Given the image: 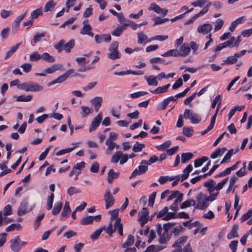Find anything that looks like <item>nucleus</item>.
<instances>
[{
	"instance_id": "1",
	"label": "nucleus",
	"mask_w": 252,
	"mask_h": 252,
	"mask_svg": "<svg viewBox=\"0 0 252 252\" xmlns=\"http://www.w3.org/2000/svg\"><path fill=\"white\" fill-rule=\"evenodd\" d=\"M176 223L167 222L163 224V227L161 224H158L157 227V233L160 236L159 242L161 244L165 243L169 240L168 230L171 228Z\"/></svg>"
},
{
	"instance_id": "2",
	"label": "nucleus",
	"mask_w": 252,
	"mask_h": 252,
	"mask_svg": "<svg viewBox=\"0 0 252 252\" xmlns=\"http://www.w3.org/2000/svg\"><path fill=\"white\" fill-rule=\"evenodd\" d=\"M34 204L32 202H30L27 199L23 200L17 211L18 216H22L25 215L27 213L30 212L34 207Z\"/></svg>"
},
{
	"instance_id": "3",
	"label": "nucleus",
	"mask_w": 252,
	"mask_h": 252,
	"mask_svg": "<svg viewBox=\"0 0 252 252\" xmlns=\"http://www.w3.org/2000/svg\"><path fill=\"white\" fill-rule=\"evenodd\" d=\"M118 42H113L109 47V52L107 53V57L111 60H115L120 58V53L118 50Z\"/></svg>"
},
{
	"instance_id": "4",
	"label": "nucleus",
	"mask_w": 252,
	"mask_h": 252,
	"mask_svg": "<svg viewBox=\"0 0 252 252\" xmlns=\"http://www.w3.org/2000/svg\"><path fill=\"white\" fill-rule=\"evenodd\" d=\"M168 208L167 207H164L157 215V218H162L163 220H168L172 219L177 217L175 212H168Z\"/></svg>"
},
{
	"instance_id": "5",
	"label": "nucleus",
	"mask_w": 252,
	"mask_h": 252,
	"mask_svg": "<svg viewBox=\"0 0 252 252\" xmlns=\"http://www.w3.org/2000/svg\"><path fill=\"white\" fill-rule=\"evenodd\" d=\"M117 134L114 132H110L109 133V136L105 142L106 145L108 146L107 149L106 150L107 154H110L111 152L115 147L116 144L114 141L117 138Z\"/></svg>"
},
{
	"instance_id": "6",
	"label": "nucleus",
	"mask_w": 252,
	"mask_h": 252,
	"mask_svg": "<svg viewBox=\"0 0 252 252\" xmlns=\"http://www.w3.org/2000/svg\"><path fill=\"white\" fill-rule=\"evenodd\" d=\"M198 202L197 207L200 209L204 210L208 206V201L207 195L201 193L197 197Z\"/></svg>"
},
{
	"instance_id": "7",
	"label": "nucleus",
	"mask_w": 252,
	"mask_h": 252,
	"mask_svg": "<svg viewBox=\"0 0 252 252\" xmlns=\"http://www.w3.org/2000/svg\"><path fill=\"white\" fill-rule=\"evenodd\" d=\"M104 200L105 202L106 209H109L114 204L115 200L109 189H106L104 194Z\"/></svg>"
},
{
	"instance_id": "8",
	"label": "nucleus",
	"mask_w": 252,
	"mask_h": 252,
	"mask_svg": "<svg viewBox=\"0 0 252 252\" xmlns=\"http://www.w3.org/2000/svg\"><path fill=\"white\" fill-rule=\"evenodd\" d=\"M235 40L234 37H231L228 41L217 45L213 51L215 52H218L224 48L233 47L234 46V42Z\"/></svg>"
},
{
	"instance_id": "9",
	"label": "nucleus",
	"mask_w": 252,
	"mask_h": 252,
	"mask_svg": "<svg viewBox=\"0 0 252 252\" xmlns=\"http://www.w3.org/2000/svg\"><path fill=\"white\" fill-rule=\"evenodd\" d=\"M148 167L147 165L141 164L139 165L138 169H135L130 176V179L135 177L137 175L144 174L147 170Z\"/></svg>"
},
{
	"instance_id": "10",
	"label": "nucleus",
	"mask_w": 252,
	"mask_h": 252,
	"mask_svg": "<svg viewBox=\"0 0 252 252\" xmlns=\"http://www.w3.org/2000/svg\"><path fill=\"white\" fill-rule=\"evenodd\" d=\"M102 120V114L99 113L97 116L94 118L92 121L90 127L89 128V132H91L94 131L98 126Z\"/></svg>"
},
{
	"instance_id": "11",
	"label": "nucleus",
	"mask_w": 252,
	"mask_h": 252,
	"mask_svg": "<svg viewBox=\"0 0 252 252\" xmlns=\"http://www.w3.org/2000/svg\"><path fill=\"white\" fill-rule=\"evenodd\" d=\"M94 40L97 44H100L103 41L110 42L111 37L110 34H96L94 36Z\"/></svg>"
},
{
	"instance_id": "12",
	"label": "nucleus",
	"mask_w": 252,
	"mask_h": 252,
	"mask_svg": "<svg viewBox=\"0 0 252 252\" xmlns=\"http://www.w3.org/2000/svg\"><path fill=\"white\" fill-rule=\"evenodd\" d=\"M211 5H213V3L212 2H209L207 4V5L206 6L204 7L203 9L198 13L195 15L191 19H190V23L193 22L198 17H201L204 15L205 13H206L209 10V7Z\"/></svg>"
},
{
	"instance_id": "13",
	"label": "nucleus",
	"mask_w": 252,
	"mask_h": 252,
	"mask_svg": "<svg viewBox=\"0 0 252 252\" xmlns=\"http://www.w3.org/2000/svg\"><path fill=\"white\" fill-rule=\"evenodd\" d=\"M19 242H20V238L19 236H17L14 239L11 241L10 248L13 252H19L20 251Z\"/></svg>"
},
{
	"instance_id": "14",
	"label": "nucleus",
	"mask_w": 252,
	"mask_h": 252,
	"mask_svg": "<svg viewBox=\"0 0 252 252\" xmlns=\"http://www.w3.org/2000/svg\"><path fill=\"white\" fill-rule=\"evenodd\" d=\"M212 30V26L210 24H204L198 27L197 31L199 33L207 34Z\"/></svg>"
},
{
	"instance_id": "15",
	"label": "nucleus",
	"mask_w": 252,
	"mask_h": 252,
	"mask_svg": "<svg viewBox=\"0 0 252 252\" xmlns=\"http://www.w3.org/2000/svg\"><path fill=\"white\" fill-rule=\"evenodd\" d=\"M190 230L192 231L194 235H196L202 227V224L198 221L193 222H190Z\"/></svg>"
},
{
	"instance_id": "16",
	"label": "nucleus",
	"mask_w": 252,
	"mask_h": 252,
	"mask_svg": "<svg viewBox=\"0 0 252 252\" xmlns=\"http://www.w3.org/2000/svg\"><path fill=\"white\" fill-rule=\"evenodd\" d=\"M102 98L100 96H96L91 100V102L94 105V110L96 112H98L99 108L101 105Z\"/></svg>"
},
{
	"instance_id": "17",
	"label": "nucleus",
	"mask_w": 252,
	"mask_h": 252,
	"mask_svg": "<svg viewBox=\"0 0 252 252\" xmlns=\"http://www.w3.org/2000/svg\"><path fill=\"white\" fill-rule=\"evenodd\" d=\"M183 117L186 119H189V109L185 110L184 116L182 115H179L176 124L178 127H181L183 126Z\"/></svg>"
},
{
	"instance_id": "18",
	"label": "nucleus",
	"mask_w": 252,
	"mask_h": 252,
	"mask_svg": "<svg viewBox=\"0 0 252 252\" xmlns=\"http://www.w3.org/2000/svg\"><path fill=\"white\" fill-rule=\"evenodd\" d=\"M238 227V224H234L230 232L227 234V238L228 239H231L239 237V235L237 233Z\"/></svg>"
},
{
	"instance_id": "19",
	"label": "nucleus",
	"mask_w": 252,
	"mask_h": 252,
	"mask_svg": "<svg viewBox=\"0 0 252 252\" xmlns=\"http://www.w3.org/2000/svg\"><path fill=\"white\" fill-rule=\"evenodd\" d=\"M71 209L69 206V203L68 202H65L63 210L61 214V220H63L64 218L67 217Z\"/></svg>"
},
{
	"instance_id": "20",
	"label": "nucleus",
	"mask_w": 252,
	"mask_h": 252,
	"mask_svg": "<svg viewBox=\"0 0 252 252\" xmlns=\"http://www.w3.org/2000/svg\"><path fill=\"white\" fill-rule=\"evenodd\" d=\"M78 144H79L78 143H72V145H74L73 147L61 150L56 153V155L57 156H60L61 155H64L66 153L71 152V151H73L76 148H77L78 147Z\"/></svg>"
},
{
	"instance_id": "21",
	"label": "nucleus",
	"mask_w": 252,
	"mask_h": 252,
	"mask_svg": "<svg viewBox=\"0 0 252 252\" xmlns=\"http://www.w3.org/2000/svg\"><path fill=\"white\" fill-rule=\"evenodd\" d=\"M43 87L39 84L32 82H29V91L39 92L43 90Z\"/></svg>"
},
{
	"instance_id": "22",
	"label": "nucleus",
	"mask_w": 252,
	"mask_h": 252,
	"mask_svg": "<svg viewBox=\"0 0 252 252\" xmlns=\"http://www.w3.org/2000/svg\"><path fill=\"white\" fill-rule=\"evenodd\" d=\"M226 148L225 147H223L222 148H218L215 152H214L210 155V158H211L214 159L219 157L221 156L225 151L226 150Z\"/></svg>"
},
{
	"instance_id": "23",
	"label": "nucleus",
	"mask_w": 252,
	"mask_h": 252,
	"mask_svg": "<svg viewBox=\"0 0 252 252\" xmlns=\"http://www.w3.org/2000/svg\"><path fill=\"white\" fill-rule=\"evenodd\" d=\"M170 86V84H168L162 87H158L155 90L151 91V92L155 94L165 93L167 92Z\"/></svg>"
},
{
	"instance_id": "24",
	"label": "nucleus",
	"mask_w": 252,
	"mask_h": 252,
	"mask_svg": "<svg viewBox=\"0 0 252 252\" xmlns=\"http://www.w3.org/2000/svg\"><path fill=\"white\" fill-rule=\"evenodd\" d=\"M165 247L160 245H151L145 250L144 252H158L163 249Z\"/></svg>"
},
{
	"instance_id": "25",
	"label": "nucleus",
	"mask_w": 252,
	"mask_h": 252,
	"mask_svg": "<svg viewBox=\"0 0 252 252\" xmlns=\"http://www.w3.org/2000/svg\"><path fill=\"white\" fill-rule=\"evenodd\" d=\"M188 240V236H183L178 238L176 242L172 245L173 247H177L181 248V247L184 245Z\"/></svg>"
},
{
	"instance_id": "26",
	"label": "nucleus",
	"mask_w": 252,
	"mask_h": 252,
	"mask_svg": "<svg viewBox=\"0 0 252 252\" xmlns=\"http://www.w3.org/2000/svg\"><path fill=\"white\" fill-rule=\"evenodd\" d=\"M179 51V56H186L189 53V45L187 43L184 44L180 48Z\"/></svg>"
},
{
	"instance_id": "27",
	"label": "nucleus",
	"mask_w": 252,
	"mask_h": 252,
	"mask_svg": "<svg viewBox=\"0 0 252 252\" xmlns=\"http://www.w3.org/2000/svg\"><path fill=\"white\" fill-rule=\"evenodd\" d=\"M145 78L149 86H157L158 85V82L156 76L150 75L148 77L145 76Z\"/></svg>"
},
{
	"instance_id": "28",
	"label": "nucleus",
	"mask_w": 252,
	"mask_h": 252,
	"mask_svg": "<svg viewBox=\"0 0 252 252\" xmlns=\"http://www.w3.org/2000/svg\"><path fill=\"white\" fill-rule=\"evenodd\" d=\"M208 159L209 158L207 157L203 156L195 159L194 161L193 165L195 168L200 167L204 162L207 161Z\"/></svg>"
},
{
	"instance_id": "29",
	"label": "nucleus",
	"mask_w": 252,
	"mask_h": 252,
	"mask_svg": "<svg viewBox=\"0 0 252 252\" xmlns=\"http://www.w3.org/2000/svg\"><path fill=\"white\" fill-rule=\"evenodd\" d=\"M41 59L45 62L53 63L55 61V58L48 53H44L41 55Z\"/></svg>"
},
{
	"instance_id": "30",
	"label": "nucleus",
	"mask_w": 252,
	"mask_h": 252,
	"mask_svg": "<svg viewBox=\"0 0 252 252\" xmlns=\"http://www.w3.org/2000/svg\"><path fill=\"white\" fill-rule=\"evenodd\" d=\"M119 173H115L113 169H110L108 173L107 181L111 183L113 180L118 177Z\"/></svg>"
},
{
	"instance_id": "31",
	"label": "nucleus",
	"mask_w": 252,
	"mask_h": 252,
	"mask_svg": "<svg viewBox=\"0 0 252 252\" xmlns=\"http://www.w3.org/2000/svg\"><path fill=\"white\" fill-rule=\"evenodd\" d=\"M149 215L148 210L147 208H143L142 210L139 212V218L138 220H148L147 217Z\"/></svg>"
},
{
	"instance_id": "32",
	"label": "nucleus",
	"mask_w": 252,
	"mask_h": 252,
	"mask_svg": "<svg viewBox=\"0 0 252 252\" xmlns=\"http://www.w3.org/2000/svg\"><path fill=\"white\" fill-rule=\"evenodd\" d=\"M183 199L182 198V195H180V196L178 197L177 198L175 199L174 202L172 205L170 207V209L174 211H176L179 209V204H180L182 201Z\"/></svg>"
},
{
	"instance_id": "33",
	"label": "nucleus",
	"mask_w": 252,
	"mask_h": 252,
	"mask_svg": "<svg viewBox=\"0 0 252 252\" xmlns=\"http://www.w3.org/2000/svg\"><path fill=\"white\" fill-rule=\"evenodd\" d=\"M63 203L61 201L56 202L52 210V213L54 215L59 214L62 208Z\"/></svg>"
},
{
	"instance_id": "34",
	"label": "nucleus",
	"mask_w": 252,
	"mask_h": 252,
	"mask_svg": "<svg viewBox=\"0 0 252 252\" xmlns=\"http://www.w3.org/2000/svg\"><path fill=\"white\" fill-rule=\"evenodd\" d=\"M13 98H15L17 101L28 102L30 101L32 99V96L31 95H28L27 96H25L24 95H20L19 96L14 95L13 96Z\"/></svg>"
},
{
	"instance_id": "35",
	"label": "nucleus",
	"mask_w": 252,
	"mask_h": 252,
	"mask_svg": "<svg viewBox=\"0 0 252 252\" xmlns=\"http://www.w3.org/2000/svg\"><path fill=\"white\" fill-rule=\"evenodd\" d=\"M180 195H182V198L183 197V194L182 193H180L179 191H171L170 194L168 196V198L167 199V201H170L173 199H176L178 198V197L180 196Z\"/></svg>"
},
{
	"instance_id": "36",
	"label": "nucleus",
	"mask_w": 252,
	"mask_h": 252,
	"mask_svg": "<svg viewBox=\"0 0 252 252\" xmlns=\"http://www.w3.org/2000/svg\"><path fill=\"white\" fill-rule=\"evenodd\" d=\"M56 5V3L54 2L53 0H50L45 5L44 9V11L48 12L52 11Z\"/></svg>"
},
{
	"instance_id": "37",
	"label": "nucleus",
	"mask_w": 252,
	"mask_h": 252,
	"mask_svg": "<svg viewBox=\"0 0 252 252\" xmlns=\"http://www.w3.org/2000/svg\"><path fill=\"white\" fill-rule=\"evenodd\" d=\"M134 242V237L132 235H129L128 236L127 239L122 245V247L123 248H126V247L130 246L132 245H133Z\"/></svg>"
},
{
	"instance_id": "38",
	"label": "nucleus",
	"mask_w": 252,
	"mask_h": 252,
	"mask_svg": "<svg viewBox=\"0 0 252 252\" xmlns=\"http://www.w3.org/2000/svg\"><path fill=\"white\" fill-rule=\"evenodd\" d=\"M67 77H66V75H65L64 73L62 75L60 76L58 78H57L55 80L50 82L48 86H50L52 85L57 84V83H61L64 82L65 80L67 79Z\"/></svg>"
},
{
	"instance_id": "39",
	"label": "nucleus",
	"mask_w": 252,
	"mask_h": 252,
	"mask_svg": "<svg viewBox=\"0 0 252 252\" xmlns=\"http://www.w3.org/2000/svg\"><path fill=\"white\" fill-rule=\"evenodd\" d=\"M20 45V43H18L15 45L11 47L10 50L6 53V56L4 59L6 60L11 57L15 52Z\"/></svg>"
},
{
	"instance_id": "40",
	"label": "nucleus",
	"mask_w": 252,
	"mask_h": 252,
	"mask_svg": "<svg viewBox=\"0 0 252 252\" xmlns=\"http://www.w3.org/2000/svg\"><path fill=\"white\" fill-rule=\"evenodd\" d=\"M94 217L91 216H86L82 219L81 223L83 225H88L93 223Z\"/></svg>"
},
{
	"instance_id": "41",
	"label": "nucleus",
	"mask_w": 252,
	"mask_h": 252,
	"mask_svg": "<svg viewBox=\"0 0 252 252\" xmlns=\"http://www.w3.org/2000/svg\"><path fill=\"white\" fill-rule=\"evenodd\" d=\"M75 45V41L74 40H71L68 42L64 43V49L66 53H69L71 49L73 48Z\"/></svg>"
},
{
	"instance_id": "42",
	"label": "nucleus",
	"mask_w": 252,
	"mask_h": 252,
	"mask_svg": "<svg viewBox=\"0 0 252 252\" xmlns=\"http://www.w3.org/2000/svg\"><path fill=\"white\" fill-rule=\"evenodd\" d=\"M158 160V157H157L156 156L154 155L150 158L149 161L143 160L141 161V164H144V165H150L152 163H153L156 162Z\"/></svg>"
},
{
	"instance_id": "43",
	"label": "nucleus",
	"mask_w": 252,
	"mask_h": 252,
	"mask_svg": "<svg viewBox=\"0 0 252 252\" xmlns=\"http://www.w3.org/2000/svg\"><path fill=\"white\" fill-rule=\"evenodd\" d=\"M122 156V152L118 151L115 153L112 157L111 162L114 163H117L120 159L121 156Z\"/></svg>"
},
{
	"instance_id": "44",
	"label": "nucleus",
	"mask_w": 252,
	"mask_h": 252,
	"mask_svg": "<svg viewBox=\"0 0 252 252\" xmlns=\"http://www.w3.org/2000/svg\"><path fill=\"white\" fill-rule=\"evenodd\" d=\"M126 29L125 26H122L116 28L112 32V35L119 36L121 35L123 31Z\"/></svg>"
},
{
	"instance_id": "45",
	"label": "nucleus",
	"mask_w": 252,
	"mask_h": 252,
	"mask_svg": "<svg viewBox=\"0 0 252 252\" xmlns=\"http://www.w3.org/2000/svg\"><path fill=\"white\" fill-rule=\"evenodd\" d=\"M224 21L221 19H218L215 22L214 30L215 32L219 31L223 26Z\"/></svg>"
},
{
	"instance_id": "46",
	"label": "nucleus",
	"mask_w": 252,
	"mask_h": 252,
	"mask_svg": "<svg viewBox=\"0 0 252 252\" xmlns=\"http://www.w3.org/2000/svg\"><path fill=\"white\" fill-rule=\"evenodd\" d=\"M201 117L194 114H190V120L192 124H197L201 121Z\"/></svg>"
},
{
	"instance_id": "47",
	"label": "nucleus",
	"mask_w": 252,
	"mask_h": 252,
	"mask_svg": "<svg viewBox=\"0 0 252 252\" xmlns=\"http://www.w3.org/2000/svg\"><path fill=\"white\" fill-rule=\"evenodd\" d=\"M144 148L145 145L144 144L136 142L133 146L132 151L134 152H140Z\"/></svg>"
},
{
	"instance_id": "48",
	"label": "nucleus",
	"mask_w": 252,
	"mask_h": 252,
	"mask_svg": "<svg viewBox=\"0 0 252 252\" xmlns=\"http://www.w3.org/2000/svg\"><path fill=\"white\" fill-rule=\"evenodd\" d=\"M41 59V55L37 52H34L30 56V61L31 62H36Z\"/></svg>"
},
{
	"instance_id": "49",
	"label": "nucleus",
	"mask_w": 252,
	"mask_h": 252,
	"mask_svg": "<svg viewBox=\"0 0 252 252\" xmlns=\"http://www.w3.org/2000/svg\"><path fill=\"white\" fill-rule=\"evenodd\" d=\"M54 198V195L53 193H52L50 196L48 197L47 202V209L49 210L52 209L53 206V203Z\"/></svg>"
},
{
	"instance_id": "50",
	"label": "nucleus",
	"mask_w": 252,
	"mask_h": 252,
	"mask_svg": "<svg viewBox=\"0 0 252 252\" xmlns=\"http://www.w3.org/2000/svg\"><path fill=\"white\" fill-rule=\"evenodd\" d=\"M234 153V150L231 149H230L228 152L226 154L225 156L222 159V160L220 161V164L224 163L226 162V161L229 159L231 156L233 155Z\"/></svg>"
},
{
	"instance_id": "51",
	"label": "nucleus",
	"mask_w": 252,
	"mask_h": 252,
	"mask_svg": "<svg viewBox=\"0 0 252 252\" xmlns=\"http://www.w3.org/2000/svg\"><path fill=\"white\" fill-rule=\"evenodd\" d=\"M237 62L236 58L233 56L228 57L226 60L223 61V63H221L222 65L224 64H231Z\"/></svg>"
},
{
	"instance_id": "52",
	"label": "nucleus",
	"mask_w": 252,
	"mask_h": 252,
	"mask_svg": "<svg viewBox=\"0 0 252 252\" xmlns=\"http://www.w3.org/2000/svg\"><path fill=\"white\" fill-rule=\"evenodd\" d=\"M138 43L142 44L148 38L147 36L143 32H138L137 33Z\"/></svg>"
},
{
	"instance_id": "53",
	"label": "nucleus",
	"mask_w": 252,
	"mask_h": 252,
	"mask_svg": "<svg viewBox=\"0 0 252 252\" xmlns=\"http://www.w3.org/2000/svg\"><path fill=\"white\" fill-rule=\"evenodd\" d=\"M21 227V225L20 223H12L9 226H8L5 229V231L6 232H10L13 231L15 229L18 230Z\"/></svg>"
},
{
	"instance_id": "54",
	"label": "nucleus",
	"mask_w": 252,
	"mask_h": 252,
	"mask_svg": "<svg viewBox=\"0 0 252 252\" xmlns=\"http://www.w3.org/2000/svg\"><path fill=\"white\" fill-rule=\"evenodd\" d=\"M42 15V11L41 8L37 9L32 12L31 14V17L32 19L37 18L38 16Z\"/></svg>"
},
{
	"instance_id": "55",
	"label": "nucleus",
	"mask_w": 252,
	"mask_h": 252,
	"mask_svg": "<svg viewBox=\"0 0 252 252\" xmlns=\"http://www.w3.org/2000/svg\"><path fill=\"white\" fill-rule=\"evenodd\" d=\"M103 230H105L106 232L109 235L112 236V234L115 232V229H113L112 223L110 222L108 226L106 228L105 227H102Z\"/></svg>"
},
{
	"instance_id": "56",
	"label": "nucleus",
	"mask_w": 252,
	"mask_h": 252,
	"mask_svg": "<svg viewBox=\"0 0 252 252\" xmlns=\"http://www.w3.org/2000/svg\"><path fill=\"white\" fill-rule=\"evenodd\" d=\"M81 109L83 113V114L82 116V117H85L86 116L93 112V109H91L87 106H81Z\"/></svg>"
},
{
	"instance_id": "57",
	"label": "nucleus",
	"mask_w": 252,
	"mask_h": 252,
	"mask_svg": "<svg viewBox=\"0 0 252 252\" xmlns=\"http://www.w3.org/2000/svg\"><path fill=\"white\" fill-rule=\"evenodd\" d=\"M124 26H125V27L130 26L133 30H135L140 27V25L135 24L130 20H127V23H124Z\"/></svg>"
},
{
	"instance_id": "58",
	"label": "nucleus",
	"mask_w": 252,
	"mask_h": 252,
	"mask_svg": "<svg viewBox=\"0 0 252 252\" xmlns=\"http://www.w3.org/2000/svg\"><path fill=\"white\" fill-rule=\"evenodd\" d=\"M237 180V178L235 176H233L230 178L229 181V185L226 190L227 193H229L232 189L233 186H234Z\"/></svg>"
},
{
	"instance_id": "59",
	"label": "nucleus",
	"mask_w": 252,
	"mask_h": 252,
	"mask_svg": "<svg viewBox=\"0 0 252 252\" xmlns=\"http://www.w3.org/2000/svg\"><path fill=\"white\" fill-rule=\"evenodd\" d=\"M92 30V27L89 24H85L82 28L80 33L83 35L86 34Z\"/></svg>"
},
{
	"instance_id": "60",
	"label": "nucleus",
	"mask_w": 252,
	"mask_h": 252,
	"mask_svg": "<svg viewBox=\"0 0 252 252\" xmlns=\"http://www.w3.org/2000/svg\"><path fill=\"white\" fill-rule=\"evenodd\" d=\"M64 40H61L57 44H55L54 47L58 52H61L63 50V47L64 48Z\"/></svg>"
},
{
	"instance_id": "61",
	"label": "nucleus",
	"mask_w": 252,
	"mask_h": 252,
	"mask_svg": "<svg viewBox=\"0 0 252 252\" xmlns=\"http://www.w3.org/2000/svg\"><path fill=\"white\" fill-rule=\"evenodd\" d=\"M189 176V165H188L183 171V174L180 177V181H183L187 179Z\"/></svg>"
},
{
	"instance_id": "62",
	"label": "nucleus",
	"mask_w": 252,
	"mask_h": 252,
	"mask_svg": "<svg viewBox=\"0 0 252 252\" xmlns=\"http://www.w3.org/2000/svg\"><path fill=\"white\" fill-rule=\"evenodd\" d=\"M220 97H221L220 95H218L216 96V97L214 99V100L212 103V105H211V107L212 108H215L217 103H218L217 106H220V105H221Z\"/></svg>"
},
{
	"instance_id": "63",
	"label": "nucleus",
	"mask_w": 252,
	"mask_h": 252,
	"mask_svg": "<svg viewBox=\"0 0 252 252\" xmlns=\"http://www.w3.org/2000/svg\"><path fill=\"white\" fill-rule=\"evenodd\" d=\"M103 231V228H99V229L96 230L94 233L91 236V238L92 240H95L97 239L99 235H100L101 233Z\"/></svg>"
},
{
	"instance_id": "64",
	"label": "nucleus",
	"mask_w": 252,
	"mask_h": 252,
	"mask_svg": "<svg viewBox=\"0 0 252 252\" xmlns=\"http://www.w3.org/2000/svg\"><path fill=\"white\" fill-rule=\"evenodd\" d=\"M252 216V212L251 210H249L247 212L245 213L241 218L240 220L241 222H244L245 220H248Z\"/></svg>"
}]
</instances>
